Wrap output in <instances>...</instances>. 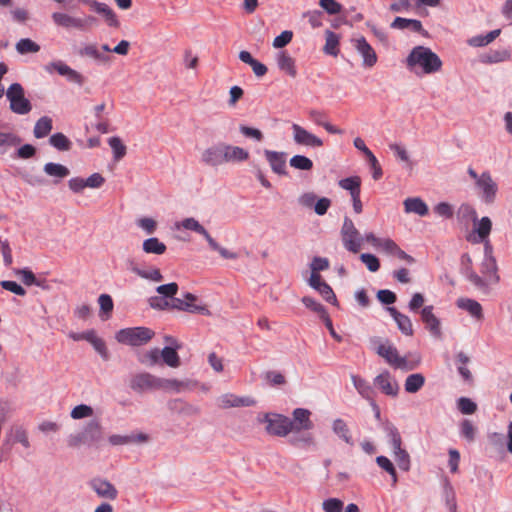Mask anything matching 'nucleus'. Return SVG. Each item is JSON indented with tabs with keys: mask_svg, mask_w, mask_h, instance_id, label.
<instances>
[{
	"mask_svg": "<svg viewBox=\"0 0 512 512\" xmlns=\"http://www.w3.org/2000/svg\"><path fill=\"white\" fill-rule=\"evenodd\" d=\"M108 144L113 151V156H114L115 160L119 161L126 155L127 148H126L125 144L122 142V140L120 139V137L113 136V137L109 138Z\"/></svg>",
	"mask_w": 512,
	"mask_h": 512,
	"instance_id": "obj_45",
	"label": "nucleus"
},
{
	"mask_svg": "<svg viewBox=\"0 0 512 512\" xmlns=\"http://www.w3.org/2000/svg\"><path fill=\"white\" fill-rule=\"evenodd\" d=\"M16 50L20 54L37 53L40 46L29 38H23L17 42Z\"/></svg>",
	"mask_w": 512,
	"mask_h": 512,
	"instance_id": "obj_46",
	"label": "nucleus"
},
{
	"mask_svg": "<svg viewBox=\"0 0 512 512\" xmlns=\"http://www.w3.org/2000/svg\"><path fill=\"white\" fill-rule=\"evenodd\" d=\"M406 64L411 71L420 69L423 74H433L442 68L440 57L425 46L414 47L407 56Z\"/></svg>",
	"mask_w": 512,
	"mask_h": 512,
	"instance_id": "obj_1",
	"label": "nucleus"
},
{
	"mask_svg": "<svg viewBox=\"0 0 512 512\" xmlns=\"http://www.w3.org/2000/svg\"><path fill=\"white\" fill-rule=\"evenodd\" d=\"M467 173L475 181V185L480 192L482 200L487 204L493 203L498 191V185L493 180L490 172L485 171L478 175L472 167H469Z\"/></svg>",
	"mask_w": 512,
	"mask_h": 512,
	"instance_id": "obj_5",
	"label": "nucleus"
},
{
	"mask_svg": "<svg viewBox=\"0 0 512 512\" xmlns=\"http://www.w3.org/2000/svg\"><path fill=\"white\" fill-rule=\"evenodd\" d=\"M160 356L163 361L170 367H178L180 365V359L175 349L171 347H165L161 352Z\"/></svg>",
	"mask_w": 512,
	"mask_h": 512,
	"instance_id": "obj_47",
	"label": "nucleus"
},
{
	"mask_svg": "<svg viewBox=\"0 0 512 512\" xmlns=\"http://www.w3.org/2000/svg\"><path fill=\"white\" fill-rule=\"evenodd\" d=\"M388 311H389L390 315L393 317V319L395 320V322L397 323L399 330L407 336H412L413 335V325H412L410 318L407 315L400 313L394 307H389Z\"/></svg>",
	"mask_w": 512,
	"mask_h": 512,
	"instance_id": "obj_23",
	"label": "nucleus"
},
{
	"mask_svg": "<svg viewBox=\"0 0 512 512\" xmlns=\"http://www.w3.org/2000/svg\"><path fill=\"white\" fill-rule=\"evenodd\" d=\"M129 386L137 393L158 390V377L148 372L137 373L131 377Z\"/></svg>",
	"mask_w": 512,
	"mask_h": 512,
	"instance_id": "obj_11",
	"label": "nucleus"
},
{
	"mask_svg": "<svg viewBox=\"0 0 512 512\" xmlns=\"http://www.w3.org/2000/svg\"><path fill=\"white\" fill-rule=\"evenodd\" d=\"M52 19L57 26L66 29L74 28L81 31L89 30L97 22V19L92 15H88L84 18H77L61 12L53 13Z\"/></svg>",
	"mask_w": 512,
	"mask_h": 512,
	"instance_id": "obj_7",
	"label": "nucleus"
},
{
	"mask_svg": "<svg viewBox=\"0 0 512 512\" xmlns=\"http://www.w3.org/2000/svg\"><path fill=\"white\" fill-rule=\"evenodd\" d=\"M333 432L348 445H353V439L347 423L341 419H335L332 424Z\"/></svg>",
	"mask_w": 512,
	"mask_h": 512,
	"instance_id": "obj_31",
	"label": "nucleus"
},
{
	"mask_svg": "<svg viewBox=\"0 0 512 512\" xmlns=\"http://www.w3.org/2000/svg\"><path fill=\"white\" fill-rule=\"evenodd\" d=\"M393 29H411L415 32H421L423 30L422 23L416 19H406L402 17H396L391 23Z\"/></svg>",
	"mask_w": 512,
	"mask_h": 512,
	"instance_id": "obj_36",
	"label": "nucleus"
},
{
	"mask_svg": "<svg viewBox=\"0 0 512 512\" xmlns=\"http://www.w3.org/2000/svg\"><path fill=\"white\" fill-rule=\"evenodd\" d=\"M131 272H133L135 275L139 276L140 278L153 281V282H160L163 280V275L161 271L156 267H149L147 269H142L136 264H131L130 266Z\"/></svg>",
	"mask_w": 512,
	"mask_h": 512,
	"instance_id": "obj_28",
	"label": "nucleus"
},
{
	"mask_svg": "<svg viewBox=\"0 0 512 512\" xmlns=\"http://www.w3.org/2000/svg\"><path fill=\"white\" fill-rule=\"evenodd\" d=\"M374 384L387 396L396 397L399 393V384L388 371L376 376Z\"/></svg>",
	"mask_w": 512,
	"mask_h": 512,
	"instance_id": "obj_15",
	"label": "nucleus"
},
{
	"mask_svg": "<svg viewBox=\"0 0 512 512\" xmlns=\"http://www.w3.org/2000/svg\"><path fill=\"white\" fill-rule=\"evenodd\" d=\"M219 402L222 408L252 406L255 404V400L250 397L242 398L233 394H225L221 396Z\"/></svg>",
	"mask_w": 512,
	"mask_h": 512,
	"instance_id": "obj_25",
	"label": "nucleus"
},
{
	"mask_svg": "<svg viewBox=\"0 0 512 512\" xmlns=\"http://www.w3.org/2000/svg\"><path fill=\"white\" fill-rule=\"evenodd\" d=\"M181 227L186 230L194 231L200 235H202L207 241L211 238L208 231L194 218H185L181 222Z\"/></svg>",
	"mask_w": 512,
	"mask_h": 512,
	"instance_id": "obj_44",
	"label": "nucleus"
},
{
	"mask_svg": "<svg viewBox=\"0 0 512 512\" xmlns=\"http://www.w3.org/2000/svg\"><path fill=\"white\" fill-rule=\"evenodd\" d=\"M341 239L344 247L352 252L358 253L361 249L363 238L355 227L353 221L345 217L341 228Z\"/></svg>",
	"mask_w": 512,
	"mask_h": 512,
	"instance_id": "obj_8",
	"label": "nucleus"
},
{
	"mask_svg": "<svg viewBox=\"0 0 512 512\" xmlns=\"http://www.w3.org/2000/svg\"><path fill=\"white\" fill-rule=\"evenodd\" d=\"M142 249L146 254L162 255L166 252L167 247L158 238L151 237L143 241Z\"/></svg>",
	"mask_w": 512,
	"mask_h": 512,
	"instance_id": "obj_34",
	"label": "nucleus"
},
{
	"mask_svg": "<svg viewBox=\"0 0 512 512\" xmlns=\"http://www.w3.org/2000/svg\"><path fill=\"white\" fill-rule=\"evenodd\" d=\"M226 163L244 162L249 158V152L242 147L224 143Z\"/></svg>",
	"mask_w": 512,
	"mask_h": 512,
	"instance_id": "obj_22",
	"label": "nucleus"
},
{
	"mask_svg": "<svg viewBox=\"0 0 512 512\" xmlns=\"http://www.w3.org/2000/svg\"><path fill=\"white\" fill-rule=\"evenodd\" d=\"M239 59L242 62L250 65L252 70H253V72H254V74L257 77H262V76H264L267 73V67L263 63H261L258 60L254 59L250 52L245 51V50L241 51L239 53Z\"/></svg>",
	"mask_w": 512,
	"mask_h": 512,
	"instance_id": "obj_30",
	"label": "nucleus"
},
{
	"mask_svg": "<svg viewBox=\"0 0 512 512\" xmlns=\"http://www.w3.org/2000/svg\"><path fill=\"white\" fill-rule=\"evenodd\" d=\"M393 453L398 467L404 471H408L410 469V456L407 451L400 448L393 451Z\"/></svg>",
	"mask_w": 512,
	"mask_h": 512,
	"instance_id": "obj_52",
	"label": "nucleus"
},
{
	"mask_svg": "<svg viewBox=\"0 0 512 512\" xmlns=\"http://www.w3.org/2000/svg\"><path fill=\"white\" fill-rule=\"evenodd\" d=\"M148 303L151 308L156 310H170V301L161 296H151Z\"/></svg>",
	"mask_w": 512,
	"mask_h": 512,
	"instance_id": "obj_63",
	"label": "nucleus"
},
{
	"mask_svg": "<svg viewBox=\"0 0 512 512\" xmlns=\"http://www.w3.org/2000/svg\"><path fill=\"white\" fill-rule=\"evenodd\" d=\"M352 44L362 56L364 66L373 67L377 63L378 58L375 50L363 36L353 38Z\"/></svg>",
	"mask_w": 512,
	"mask_h": 512,
	"instance_id": "obj_12",
	"label": "nucleus"
},
{
	"mask_svg": "<svg viewBox=\"0 0 512 512\" xmlns=\"http://www.w3.org/2000/svg\"><path fill=\"white\" fill-rule=\"evenodd\" d=\"M421 319L433 336L441 337L440 321L433 313V306H425L421 310Z\"/></svg>",
	"mask_w": 512,
	"mask_h": 512,
	"instance_id": "obj_17",
	"label": "nucleus"
},
{
	"mask_svg": "<svg viewBox=\"0 0 512 512\" xmlns=\"http://www.w3.org/2000/svg\"><path fill=\"white\" fill-rule=\"evenodd\" d=\"M264 154H265L266 160L270 164V167L273 170V172H275L279 175H283L286 173L285 153L271 151V150H265Z\"/></svg>",
	"mask_w": 512,
	"mask_h": 512,
	"instance_id": "obj_19",
	"label": "nucleus"
},
{
	"mask_svg": "<svg viewBox=\"0 0 512 512\" xmlns=\"http://www.w3.org/2000/svg\"><path fill=\"white\" fill-rule=\"evenodd\" d=\"M264 421L267 423L266 431L269 434L286 436L288 433L294 431V423L288 417L279 414H273L272 416L266 414Z\"/></svg>",
	"mask_w": 512,
	"mask_h": 512,
	"instance_id": "obj_9",
	"label": "nucleus"
},
{
	"mask_svg": "<svg viewBox=\"0 0 512 512\" xmlns=\"http://www.w3.org/2000/svg\"><path fill=\"white\" fill-rule=\"evenodd\" d=\"M184 384L176 379H163L158 377V390H172L179 392Z\"/></svg>",
	"mask_w": 512,
	"mask_h": 512,
	"instance_id": "obj_54",
	"label": "nucleus"
},
{
	"mask_svg": "<svg viewBox=\"0 0 512 512\" xmlns=\"http://www.w3.org/2000/svg\"><path fill=\"white\" fill-rule=\"evenodd\" d=\"M310 411L303 408H297L293 411L294 431L310 430L313 423L310 420Z\"/></svg>",
	"mask_w": 512,
	"mask_h": 512,
	"instance_id": "obj_21",
	"label": "nucleus"
},
{
	"mask_svg": "<svg viewBox=\"0 0 512 512\" xmlns=\"http://www.w3.org/2000/svg\"><path fill=\"white\" fill-rule=\"evenodd\" d=\"M70 415L73 419H82V418L90 417L93 415V409H92V407H90L88 405L80 404V405L75 406L72 409Z\"/></svg>",
	"mask_w": 512,
	"mask_h": 512,
	"instance_id": "obj_59",
	"label": "nucleus"
},
{
	"mask_svg": "<svg viewBox=\"0 0 512 512\" xmlns=\"http://www.w3.org/2000/svg\"><path fill=\"white\" fill-rule=\"evenodd\" d=\"M485 257L481 265V273L483 277H480L475 272H471L468 275L469 280L477 287H484L488 284L497 283L499 276L497 274V263L493 257V248L490 241L485 242L484 247Z\"/></svg>",
	"mask_w": 512,
	"mask_h": 512,
	"instance_id": "obj_2",
	"label": "nucleus"
},
{
	"mask_svg": "<svg viewBox=\"0 0 512 512\" xmlns=\"http://www.w3.org/2000/svg\"><path fill=\"white\" fill-rule=\"evenodd\" d=\"M338 185L350 192L351 197L361 193V179L358 176H352L348 178L341 179Z\"/></svg>",
	"mask_w": 512,
	"mask_h": 512,
	"instance_id": "obj_41",
	"label": "nucleus"
},
{
	"mask_svg": "<svg viewBox=\"0 0 512 512\" xmlns=\"http://www.w3.org/2000/svg\"><path fill=\"white\" fill-rule=\"evenodd\" d=\"M501 33L500 29H495L486 35H478L470 38L468 44L472 47H483L493 42Z\"/></svg>",
	"mask_w": 512,
	"mask_h": 512,
	"instance_id": "obj_38",
	"label": "nucleus"
},
{
	"mask_svg": "<svg viewBox=\"0 0 512 512\" xmlns=\"http://www.w3.org/2000/svg\"><path fill=\"white\" fill-rule=\"evenodd\" d=\"M95 11L102 14L109 26L119 27L120 23L115 12L105 3H94Z\"/></svg>",
	"mask_w": 512,
	"mask_h": 512,
	"instance_id": "obj_37",
	"label": "nucleus"
},
{
	"mask_svg": "<svg viewBox=\"0 0 512 512\" xmlns=\"http://www.w3.org/2000/svg\"><path fill=\"white\" fill-rule=\"evenodd\" d=\"M87 443H96L103 438L102 426L98 420L89 421L82 431Z\"/></svg>",
	"mask_w": 512,
	"mask_h": 512,
	"instance_id": "obj_26",
	"label": "nucleus"
},
{
	"mask_svg": "<svg viewBox=\"0 0 512 512\" xmlns=\"http://www.w3.org/2000/svg\"><path fill=\"white\" fill-rule=\"evenodd\" d=\"M43 170L48 176L58 180H62L70 174V170L66 166L53 162L46 163Z\"/></svg>",
	"mask_w": 512,
	"mask_h": 512,
	"instance_id": "obj_35",
	"label": "nucleus"
},
{
	"mask_svg": "<svg viewBox=\"0 0 512 512\" xmlns=\"http://www.w3.org/2000/svg\"><path fill=\"white\" fill-rule=\"evenodd\" d=\"M343 501L338 498H329L322 503V509L325 512H342Z\"/></svg>",
	"mask_w": 512,
	"mask_h": 512,
	"instance_id": "obj_60",
	"label": "nucleus"
},
{
	"mask_svg": "<svg viewBox=\"0 0 512 512\" xmlns=\"http://www.w3.org/2000/svg\"><path fill=\"white\" fill-rule=\"evenodd\" d=\"M361 261L366 265L369 271L376 272L380 268V262L376 256L369 253H363L360 255Z\"/></svg>",
	"mask_w": 512,
	"mask_h": 512,
	"instance_id": "obj_62",
	"label": "nucleus"
},
{
	"mask_svg": "<svg viewBox=\"0 0 512 512\" xmlns=\"http://www.w3.org/2000/svg\"><path fill=\"white\" fill-rule=\"evenodd\" d=\"M45 71L48 73L56 71L60 75L67 77L69 81L79 85L84 83V77L78 71L72 69L62 61H55L47 64L45 66Z\"/></svg>",
	"mask_w": 512,
	"mask_h": 512,
	"instance_id": "obj_14",
	"label": "nucleus"
},
{
	"mask_svg": "<svg viewBox=\"0 0 512 512\" xmlns=\"http://www.w3.org/2000/svg\"><path fill=\"white\" fill-rule=\"evenodd\" d=\"M6 97L10 102L12 112L25 115L32 110L30 101L25 97L24 88L20 83L11 84L6 92Z\"/></svg>",
	"mask_w": 512,
	"mask_h": 512,
	"instance_id": "obj_6",
	"label": "nucleus"
},
{
	"mask_svg": "<svg viewBox=\"0 0 512 512\" xmlns=\"http://www.w3.org/2000/svg\"><path fill=\"white\" fill-rule=\"evenodd\" d=\"M458 409L462 414L469 415L475 413L477 410V405L471 399L466 397H461L458 400Z\"/></svg>",
	"mask_w": 512,
	"mask_h": 512,
	"instance_id": "obj_61",
	"label": "nucleus"
},
{
	"mask_svg": "<svg viewBox=\"0 0 512 512\" xmlns=\"http://www.w3.org/2000/svg\"><path fill=\"white\" fill-rule=\"evenodd\" d=\"M302 303L310 310L314 311L315 313L319 314V316L322 318L324 315L327 314L324 306L317 302L315 299L304 296L302 298Z\"/></svg>",
	"mask_w": 512,
	"mask_h": 512,
	"instance_id": "obj_57",
	"label": "nucleus"
},
{
	"mask_svg": "<svg viewBox=\"0 0 512 512\" xmlns=\"http://www.w3.org/2000/svg\"><path fill=\"white\" fill-rule=\"evenodd\" d=\"M184 300H185L186 304L191 306L190 309H184V311L189 312V313L203 314V315L209 314V310H208L207 306L204 304H198L197 303L198 298L194 294L185 293Z\"/></svg>",
	"mask_w": 512,
	"mask_h": 512,
	"instance_id": "obj_42",
	"label": "nucleus"
},
{
	"mask_svg": "<svg viewBox=\"0 0 512 512\" xmlns=\"http://www.w3.org/2000/svg\"><path fill=\"white\" fill-rule=\"evenodd\" d=\"M492 229V221L489 217H482L475 228V232L477 233L479 240L481 242L489 241L488 237Z\"/></svg>",
	"mask_w": 512,
	"mask_h": 512,
	"instance_id": "obj_43",
	"label": "nucleus"
},
{
	"mask_svg": "<svg viewBox=\"0 0 512 512\" xmlns=\"http://www.w3.org/2000/svg\"><path fill=\"white\" fill-rule=\"evenodd\" d=\"M160 351L157 348L151 349L139 357V361L147 366H154L159 362Z\"/></svg>",
	"mask_w": 512,
	"mask_h": 512,
	"instance_id": "obj_56",
	"label": "nucleus"
},
{
	"mask_svg": "<svg viewBox=\"0 0 512 512\" xmlns=\"http://www.w3.org/2000/svg\"><path fill=\"white\" fill-rule=\"evenodd\" d=\"M338 44H339L338 36L332 31H327L324 51L329 55L336 56L339 52Z\"/></svg>",
	"mask_w": 512,
	"mask_h": 512,
	"instance_id": "obj_48",
	"label": "nucleus"
},
{
	"mask_svg": "<svg viewBox=\"0 0 512 512\" xmlns=\"http://www.w3.org/2000/svg\"><path fill=\"white\" fill-rule=\"evenodd\" d=\"M9 436L15 443H20L25 449H29L31 447L28 431L22 425H13L10 428Z\"/></svg>",
	"mask_w": 512,
	"mask_h": 512,
	"instance_id": "obj_32",
	"label": "nucleus"
},
{
	"mask_svg": "<svg viewBox=\"0 0 512 512\" xmlns=\"http://www.w3.org/2000/svg\"><path fill=\"white\" fill-rule=\"evenodd\" d=\"M276 60L277 65L281 71L285 72L292 78L296 77L297 69L295 60L287 53V51H280L277 54Z\"/></svg>",
	"mask_w": 512,
	"mask_h": 512,
	"instance_id": "obj_24",
	"label": "nucleus"
},
{
	"mask_svg": "<svg viewBox=\"0 0 512 512\" xmlns=\"http://www.w3.org/2000/svg\"><path fill=\"white\" fill-rule=\"evenodd\" d=\"M293 141L295 144L308 148H320L324 145L323 140L315 134L309 132L299 124L293 123L291 126Z\"/></svg>",
	"mask_w": 512,
	"mask_h": 512,
	"instance_id": "obj_10",
	"label": "nucleus"
},
{
	"mask_svg": "<svg viewBox=\"0 0 512 512\" xmlns=\"http://www.w3.org/2000/svg\"><path fill=\"white\" fill-rule=\"evenodd\" d=\"M84 340L92 344L94 349L104 358H108V351L105 342L99 338L93 330L82 333Z\"/></svg>",
	"mask_w": 512,
	"mask_h": 512,
	"instance_id": "obj_33",
	"label": "nucleus"
},
{
	"mask_svg": "<svg viewBox=\"0 0 512 512\" xmlns=\"http://www.w3.org/2000/svg\"><path fill=\"white\" fill-rule=\"evenodd\" d=\"M291 167L298 170H311L313 168V162L306 156L295 155L290 159Z\"/></svg>",
	"mask_w": 512,
	"mask_h": 512,
	"instance_id": "obj_51",
	"label": "nucleus"
},
{
	"mask_svg": "<svg viewBox=\"0 0 512 512\" xmlns=\"http://www.w3.org/2000/svg\"><path fill=\"white\" fill-rule=\"evenodd\" d=\"M50 144L61 151H67L71 147L70 140L63 133L53 134L49 139Z\"/></svg>",
	"mask_w": 512,
	"mask_h": 512,
	"instance_id": "obj_50",
	"label": "nucleus"
},
{
	"mask_svg": "<svg viewBox=\"0 0 512 512\" xmlns=\"http://www.w3.org/2000/svg\"><path fill=\"white\" fill-rule=\"evenodd\" d=\"M376 463L379 467L391 475L393 484L395 485L397 482V474L393 463L385 456H378L376 458Z\"/></svg>",
	"mask_w": 512,
	"mask_h": 512,
	"instance_id": "obj_55",
	"label": "nucleus"
},
{
	"mask_svg": "<svg viewBox=\"0 0 512 512\" xmlns=\"http://www.w3.org/2000/svg\"><path fill=\"white\" fill-rule=\"evenodd\" d=\"M351 379H352L353 385H354L355 389L358 391V393L366 400L371 401L372 406L377 410L376 415L378 417L380 415V411L373 399L374 398V390H373L372 386L365 379H363L357 375H352Z\"/></svg>",
	"mask_w": 512,
	"mask_h": 512,
	"instance_id": "obj_18",
	"label": "nucleus"
},
{
	"mask_svg": "<svg viewBox=\"0 0 512 512\" xmlns=\"http://www.w3.org/2000/svg\"><path fill=\"white\" fill-rule=\"evenodd\" d=\"M425 384V377L421 373L409 375L405 380V390L408 393L418 392Z\"/></svg>",
	"mask_w": 512,
	"mask_h": 512,
	"instance_id": "obj_39",
	"label": "nucleus"
},
{
	"mask_svg": "<svg viewBox=\"0 0 512 512\" xmlns=\"http://www.w3.org/2000/svg\"><path fill=\"white\" fill-rule=\"evenodd\" d=\"M178 284L176 282H171L168 284L160 285L156 288V291L158 294L161 295V297H164L165 299H171L173 298L177 292H178Z\"/></svg>",
	"mask_w": 512,
	"mask_h": 512,
	"instance_id": "obj_53",
	"label": "nucleus"
},
{
	"mask_svg": "<svg viewBox=\"0 0 512 512\" xmlns=\"http://www.w3.org/2000/svg\"><path fill=\"white\" fill-rule=\"evenodd\" d=\"M456 304L460 309L466 310L471 316L475 317L477 320L483 319L482 306L476 300L469 298H459Z\"/></svg>",
	"mask_w": 512,
	"mask_h": 512,
	"instance_id": "obj_27",
	"label": "nucleus"
},
{
	"mask_svg": "<svg viewBox=\"0 0 512 512\" xmlns=\"http://www.w3.org/2000/svg\"><path fill=\"white\" fill-rule=\"evenodd\" d=\"M137 225L147 234H153L157 229V222L150 217H143L137 220Z\"/></svg>",
	"mask_w": 512,
	"mask_h": 512,
	"instance_id": "obj_64",
	"label": "nucleus"
},
{
	"mask_svg": "<svg viewBox=\"0 0 512 512\" xmlns=\"http://www.w3.org/2000/svg\"><path fill=\"white\" fill-rule=\"evenodd\" d=\"M89 486L100 498L115 500L118 496L116 487L106 479L94 478Z\"/></svg>",
	"mask_w": 512,
	"mask_h": 512,
	"instance_id": "obj_16",
	"label": "nucleus"
},
{
	"mask_svg": "<svg viewBox=\"0 0 512 512\" xmlns=\"http://www.w3.org/2000/svg\"><path fill=\"white\" fill-rule=\"evenodd\" d=\"M155 335V332L148 327H131L119 330L116 333V340L129 346H142L147 344Z\"/></svg>",
	"mask_w": 512,
	"mask_h": 512,
	"instance_id": "obj_4",
	"label": "nucleus"
},
{
	"mask_svg": "<svg viewBox=\"0 0 512 512\" xmlns=\"http://www.w3.org/2000/svg\"><path fill=\"white\" fill-rule=\"evenodd\" d=\"M225 150L224 143H218L216 145H212L206 148L201 155V161L208 166L217 167L224 163L225 161Z\"/></svg>",
	"mask_w": 512,
	"mask_h": 512,
	"instance_id": "obj_13",
	"label": "nucleus"
},
{
	"mask_svg": "<svg viewBox=\"0 0 512 512\" xmlns=\"http://www.w3.org/2000/svg\"><path fill=\"white\" fill-rule=\"evenodd\" d=\"M371 345L375 352L394 368L408 371L416 368L419 363V361L409 362L406 357L400 356L396 347L388 341L382 342L379 338H374L371 340Z\"/></svg>",
	"mask_w": 512,
	"mask_h": 512,
	"instance_id": "obj_3",
	"label": "nucleus"
},
{
	"mask_svg": "<svg viewBox=\"0 0 512 512\" xmlns=\"http://www.w3.org/2000/svg\"><path fill=\"white\" fill-rule=\"evenodd\" d=\"M511 59V51L507 48H502L497 50H490L489 52L483 54L480 61L484 64H497L510 61Z\"/></svg>",
	"mask_w": 512,
	"mask_h": 512,
	"instance_id": "obj_20",
	"label": "nucleus"
},
{
	"mask_svg": "<svg viewBox=\"0 0 512 512\" xmlns=\"http://www.w3.org/2000/svg\"><path fill=\"white\" fill-rule=\"evenodd\" d=\"M52 119L48 116H43L36 122L34 126V136L38 139L46 137L52 130Z\"/></svg>",
	"mask_w": 512,
	"mask_h": 512,
	"instance_id": "obj_40",
	"label": "nucleus"
},
{
	"mask_svg": "<svg viewBox=\"0 0 512 512\" xmlns=\"http://www.w3.org/2000/svg\"><path fill=\"white\" fill-rule=\"evenodd\" d=\"M20 142L21 139L16 134L0 131V147L4 150L17 146Z\"/></svg>",
	"mask_w": 512,
	"mask_h": 512,
	"instance_id": "obj_49",
	"label": "nucleus"
},
{
	"mask_svg": "<svg viewBox=\"0 0 512 512\" xmlns=\"http://www.w3.org/2000/svg\"><path fill=\"white\" fill-rule=\"evenodd\" d=\"M316 291L323 297V299L333 305H337V298L331 286L324 282Z\"/></svg>",
	"mask_w": 512,
	"mask_h": 512,
	"instance_id": "obj_58",
	"label": "nucleus"
},
{
	"mask_svg": "<svg viewBox=\"0 0 512 512\" xmlns=\"http://www.w3.org/2000/svg\"><path fill=\"white\" fill-rule=\"evenodd\" d=\"M403 204L406 213H415L419 216L428 214V206L421 198H407Z\"/></svg>",
	"mask_w": 512,
	"mask_h": 512,
	"instance_id": "obj_29",
	"label": "nucleus"
}]
</instances>
